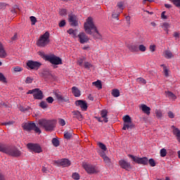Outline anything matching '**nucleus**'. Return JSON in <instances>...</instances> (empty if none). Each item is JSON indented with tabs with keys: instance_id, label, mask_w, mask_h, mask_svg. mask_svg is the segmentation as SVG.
Segmentation results:
<instances>
[{
	"instance_id": "obj_44",
	"label": "nucleus",
	"mask_w": 180,
	"mask_h": 180,
	"mask_svg": "<svg viewBox=\"0 0 180 180\" xmlns=\"http://www.w3.org/2000/svg\"><path fill=\"white\" fill-rule=\"evenodd\" d=\"M13 70L15 72H20L23 71V68H22L19 66L13 68Z\"/></svg>"
},
{
	"instance_id": "obj_13",
	"label": "nucleus",
	"mask_w": 180,
	"mask_h": 180,
	"mask_svg": "<svg viewBox=\"0 0 180 180\" xmlns=\"http://www.w3.org/2000/svg\"><path fill=\"white\" fill-rule=\"evenodd\" d=\"M119 164L121 168L125 169V171H130V169H131V165L130 164V162L124 160H120Z\"/></svg>"
},
{
	"instance_id": "obj_20",
	"label": "nucleus",
	"mask_w": 180,
	"mask_h": 180,
	"mask_svg": "<svg viewBox=\"0 0 180 180\" xmlns=\"http://www.w3.org/2000/svg\"><path fill=\"white\" fill-rule=\"evenodd\" d=\"M163 57L167 58V60H171V58H174V53L169 49L165 50L162 53Z\"/></svg>"
},
{
	"instance_id": "obj_34",
	"label": "nucleus",
	"mask_w": 180,
	"mask_h": 180,
	"mask_svg": "<svg viewBox=\"0 0 180 180\" xmlns=\"http://www.w3.org/2000/svg\"><path fill=\"white\" fill-rule=\"evenodd\" d=\"M64 137H65V139H66V140H70V139H71V137H72V132L65 131Z\"/></svg>"
},
{
	"instance_id": "obj_60",
	"label": "nucleus",
	"mask_w": 180,
	"mask_h": 180,
	"mask_svg": "<svg viewBox=\"0 0 180 180\" xmlns=\"http://www.w3.org/2000/svg\"><path fill=\"white\" fill-rule=\"evenodd\" d=\"M163 71H164V74L165 75V77H168V69H167V67L165 66L164 69H163Z\"/></svg>"
},
{
	"instance_id": "obj_36",
	"label": "nucleus",
	"mask_w": 180,
	"mask_h": 180,
	"mask_svg": "<svg viewBox=\"0 0 180 180\" xmlns=\"http://www.w3.org/2000/svg\"><path fill=\"white\" fill-rule=\"evenodd\" d=\"M52 144L54 147H58L60 146V141H58L56 138H53L52 139Z\"/></svg>"
},
{
	"instance_id": "obj_17",
	"label": "nucleus",
	"mask_w": 180,
	"mask_h": 180,
	"mask_svg": "<svg viewBox=\"0 0 180 180\" xmlns=\"http://www.w3.org/2000/svg\"><path fill=\"white\" fill-rule=\"evenodd\" d=\"M54 95L58 102H68V101H70L68 96H63L60 92H55Z\"/></svg>"
},
{
	"instance_id": "obj_6",
	"label": "nucleus",
	"mask_w": 180,
	"mask_h": 180,
	"mask_svg": "<svg viewBox=\"0 0 180 180\" xmlns=\"http://www.w3.org/2000/svg\"><path fill=\"white\" fill-rule=\"evenodd\" d=\"M22 127L24 130H26V131H32V130H34L35 133H39V134L41 133V130H40L39 127L36 126L34 122L24 123Z\"/></svg>"
},
{
	"instance_id": "obj_10",
	"label": "nucleus",
	"mask_w": 180,
	"mask_h": 180,
	"mask_svg": "<svg viewBox=\"0 0 180 180\" xmlns=\"http://www.w3.org/2000/svg\"><path fill=\"white\" fill-rule=\"evenodd\" d=\"M27 148H28L31 153H37V154H40V153L43 152L41 146H40L38 143H29L27 144Z\"/></svg>"
},
{
	"instance_id": "obj_31",
	"label": "nucleus",
	"mask_w": 180,
	"mask_h": 180,
	"mask_svg": "<svg viewBox=\"0 0 180 180\" xmlns=\"http://www.w3.org/2000/svg\"><path fill=\"white\" fill-rule=\"evenodd\" d=\"M92 84L95 85V86H96V88H98V89H102V82H101V80L94 82Z\"/></svg>"
},
{
	"instance_id": "obj_41",
	"label": "nucleus",
	"mask_w": 180,
	"mask_h": 180,
	"mask_svg": "<svg viewBox=\"0 0 180 180\" xmlns=\"http://www.w3.org/2000/svg\"><path fill=\"white\" fill-rule=\"evenodd\" d=\"M160 157H167V149L162 148L160 151Z\"/></svg>"
},
{
	"instance_id": "obj_59",
	"label": "nucleus",
	"mask_w": 180,
	"mask_h": 180,
	"mask_svg": "<svg viewBox=\"0 0 180 180\" xmlns=\"http://www.w3.org/2000/svg\"><path fill=\"white\" fill-rule=\"evenodd\" d=\"M150 50L152 53H154V51H155V45H150Z\"/></svg>"
},
{
	"instance_id": "obj_9",
	"label": "nucleus",
	"mask_w": 180,
	"mask_h": 180,
	"mask_svg": "<svg viewBox=\"0 0 180 180\" xmlns=\"http://www.w3.org/2000/svg\"><path fill=\"white\" fill-rule=\"evenodd\" d=\"M128 157H129V158H131V160L136 164H141L142 165H148V158L146 157L139 158L133 155H128Z\"/></svg>"
},
{
	"instance_id": "obj_45",
	"label": "nucleus",
	"mask_w": 180,
	"mask_h": 180,
	"mask_svg": "<svg viewBox=\"0 0 180 180\" xmlns=\"http://www.w3.org/2000/svg\"><path fill=\"white\" fill-rule=\"evenodd\" d=\"M137 82H139V84H147V81H146V79H144L142 77H139L136 79Z\"/></svg>"
},
{
	"instance_id": "obj_42",
	"label": "nucleus",
	"mask_w": 180,
	"mask_h": 180,
	"mask_svg": "<svg viewBox=\"0 0 180 180\" xmlns=\"http://www.w3.org/2000/svg\"><path fill=\"white\" fill-rule=\"evenodd\" d=\"M155 115L156 117H158V119H161L162 117V112H161V110H155Z\"/></svg>"
},
{
	"instance_id": "obj_47",
	"label": "nucleus",
	"mask_w": 180,
	"mask_h": 180,
	"mask_svg": "<svg viewBox=\"0 0 180 180\" xmlns=\"http://www.w3.org/2000/svg\"><path fill=\"white\" fill-rule=\"evenodd\" d=\"M148 162L150 167H155V160H154V159L150 158L149 160H148Z\"/></svg>"
},
{
	"instance_id": "obj_52",
	"label": "nucleus",
	"mask_w": 180,
	"mask_h": 180,
	"mask_svg": "<svg viewBox=\"0 0 180 180\" xmlns=\"http://www.w3.org/2000/svg\"><path fill=\"white\" fill-rule=\"evenodd\" d=\"M33 82V78L27 77L25 79V84H32Z\"/></svg>"
},
{
	"instance_id": "obj_1",
	"label": "nucleus",
	"mask_w": 180,
	"mask_h": 180,
	"mask_svg": "<svg viewBox=\"0 0 180 180\" xmlns=\"http://www.w3.org/2000/svg\"><path fill=\"white\" fill-rule=\"evenodd\" d=\"M0 151L1 153H5V154H7V155H10L11 157H15V158L22 155V151H20L19 148L15 146H8V145L1 143H0Z\"/></svg>"
},
{
	"instance_id": "obj_28",
	"label": "nucleus",
	"mask_w": 180,
	"mask_h": 180,
	"mask_svg": "<svg viewBox=\"0 0 180 180\" xmlns=\"http://www.w3.org/2000/svg\"><path fill=\"white\" fill-rule=\"evenodd\" d=\"M68 33L72 36V37H74V39L78 37L77 34V30H73L72 28H70L68 30Z\"/></svg>"
},
{
	"instance_id": "obj_29",
	"label": "nucleus",
	"mask_w": 180,
	"mask_h": 180,
	"mask_svg": "<svg viewBox=\"0 0 180 180\" xmlns=\"http://www.w3.org/2000/svg\"><path fill=\"white\" fill-rule=\"evenodd\" d=\"M165 94L169 99H172V101H175V99H176V96L174 94V93H172V91H165Z\"/></svg>"
},
{
	"instance_id": "obj_38",
	"label": "nucleus",
	"mask_w": 180,
	"mask_h": 180,
	"mask_svg": "<svg viewBox=\"0 0 180 180\" xmlns=\"http://www.w3.org/2000/svg\"><path fill=\"white\" fill-rule=\"evenodd\" d=\"M120 15V12L116 13V12L113 11L112 13V18H113V19H116L117 20H119Z\"/></svg>"
},
{
	"instance_id": "obj_5",
	"label": "nucleus",
	"mask_w": 180,
	"mask_h": 180,
	"mask_svg": "<svg viewBox=\"0 0 180 180\" xmlns=\"http://www.w3.org/2000/svg\"><path fill=\"white\" fill-rule=\"evenodd\" d=\"M122 120L124 122L122 130H131V129H134V124L131 121L130 115H124L122 117Z\"/></svg>"
},
{
	"instance_id": "obj_35",
	"label": "nucleus",
	"mask_w": 180,
	"mask_h": 180,
	"mask_svg": "<svg viewBox=\"0 0 180 180\" xmlns=\"http://www.w3.org/2000/svg\"><path fill=\"white\" fill-rule=\"evenodd\" d=\"M117 7L121 11L120 12H122L123 9H124V3H123L122 1L118 2L117 4Z\"/></svg>"
},
{
	"instance_id": "obj_7",
	"label": "nucleus",
	"mask_w": 180,
	"mask_h": 180,
	"mask_svg": "<svg viewBox=\"0 0 180 180\" xmlns=\"http://www.w3.org/2000/svg\"><path fill=\"white\" fill-rule=\"evenodd\" d=\"M32 94L34 96V99H37L38 101H41L44 96L43 95V91L40 90V89H34L32 90H30L27 92V95Z\"/></svg>"
},
{
	"instance_id": "obj_15",
	"label": "nucleus",
	"mask_w": 180,
	"mask_h": 180,
	"mask_svg": "<svg viewBox=\"0 0 180 180\" xmlns=\"http://www.w3.org/2000/svg\"><path fill=\"white\" fill-rule=\"evenodd\" d=\"M77 37L79 38V41L81 43V44H84V43H88L89 41V38L85 32H80L78 35Z\"/></svg>"
},
{
	"instance_id": "obj_39",
	"label": "nucleus",
	"mask_w": 180,
	"mask_h": 180,
	"mask_svg": "<svg viewBox=\"0 0 180 180\" xmlns=\"http://www.w3.org/2000/svg\"><path fill=\"white\" fill-rule=\"evenodd\" d=\"M138 50L139 51H141L142 53H144V51L147 50V48L146 47V46L141 44L138 46Z\"/></svg>"
},
{
	"instance_id": "obj_33",
	"label": "nucleus",
	"mask_w": 180,
	"mask_h": 180,
	"mask_svg": "<svg viewBox=\"0 0 180 180\" xmlns=\"http://www.w3.org/2000/svg\"><path fill=\"white\" fill-rule=\"evenodd\" d=\"M162 29H164V30H165V32H167V33L168 34V29H169V27H170L169 23H168V22H164V23L162 25Z\"/></svg>"
},
{
	"instance_id": "obj_22",
	"label": "nucleus",
	"mask_w": 180,
	"mask_h": 180,
	"mask_svg": "<svg viewBox=\"0 0 180 180\" xmlns=\"http://www.w3.org/2000/svg\"><path fill=\"white\" fill-rule=\"evenodd\" d=\"M127 48L129 49V51H131V53H137V51H139V46L136 44L128 45Z\"/></svg>"
},
{
	"instance_id": "obj_8",
	"label": "nucleus",
	"mask_w": 180,
	"mask_h": 180,
	"mask_svg": "<svg viewBox=\"0 0 180 180\" xmlns=\"http://www.w3.org/2000/svg\"><path fill=\"white\" fill-rule=\"evenodd\" d=\"M45 60H46V61H49V63L53 65H60L63 64L61 58L54 55L46 56Z\"/></svg>"
},
{
	"instance_id": "obj_16",
	"label": "nucleus",
	"mask_w": 180,
	"mask_h": 180,
	"mask_svg": "<svg viewBox=\"0 0 180 180\" xmlns=\"http://www.w3.org/2000/svg\"><path fill=\"white\" fill-rule=\"evenodd\" d=\"M83 167L88 174H95L96 172V169L91 165L85 163L83 165Z\"/></svg>"
},
{
	"instance_id": "obj_46",
	"label": "nucleus",
	"mask_w": 180,
	"mask_h": 180,
	"mask_svg": "<svg viewBox=\"0 0 180 180\" xmlns=\"http://www.w3.org/2000/svg\"><path fill=\"white\" fill-rule=\"evenodd\" d=\"M30 19L31 20L32 25H36V22H37V19L34 16L30 17Z\"/></svg>"
},
{
	"instance_id": "obj_54",
	"label": "nucleus",
	"mask_w": 180,
	"mask_h": 180,
	"mask_svg": "<svg viewBox=\"0 0 180 180\" xmlns=\"http://www.w3.org/2000/svg\"><path fill=\"white\" fill-rule=\"evenodd\" d=\"M46 101L48 102V103H53V102H54V98H53L51 96H49L46 98Z\"/></svg>"
},
{
	"instance_id": "obj_12",
	"label": "nucleus",
	"mask_w": 180,
	"mask_h": 180,
	"mask_svg": "<svg viewBox=\"0 0 180 180\" xmlns=\"http://www.w3.org/2000/svg\"><path fill=\"white\" fill-rule=\"evenodd\" d=\"M55 164H56L58 166L60 167H70L71 165V162L68 159H61L59 160H56Z\"/></svg>"
},
{
	"instance_id": "obj_11",
	"label": "nucleus",
	"mask_w": 180,
	"mask_h": 180,
	"mask_svg": "<svg viewBox=\"0 0 180 180\" xmlns=\"http://www.w3.org/2000/svg\"><path fill=\"white\" fill-rule=\"evenodd\" d=\"M27 67L28 70H37L38 69L40 68V67H41V63L37 61L28 60L27 62Z\"/></svg>"
},
{
	"instance_id": "obj_23",
	"label": "nucleus",
	"mask_w": 180,
	"mask_h": 180,
	"mask_svg": "<svg viewBox=\"0 0 180 180\" xmlns=\"http://www.w3.org/2000/svg\"><path fill=\"white\" fill-rule=\"evenodd\" d=\"M91 36H93L94 39H98V40H102V35L98 31V28L94 30V32H92Z\"/></svg>"
},
{
	"instance_id": "obj_49",
	"label": "nucleus",
	"mask_w": 180,
	"mask_h": 180,
	"mask_svg": "<svg viewBox=\"0 0 180 180\" xmlns=\"http://www.w3.org/2000/svg\"><path fill=\"white\" fill-rule=\"evenodd\" d=\"M58 122L60 126H65V120H64V119L59 118L58 120Z\"/></svg>"
},
{
	"instance_id": "obj_43",
	"label": "nucleus",
	"mask_w": 180,
	"mask_h": 180,
	"mask_svg": "<svg viewBox=\"0 0 180 180\" xmlns=\"http://www.w3.org/2000/svg\"><path fill=\"white\" fill-rule=\"evenodd\" d=\"M92 67H94V65H92L91 63L89 62L84 63V68H86V70H90V68H92Z\"/></svg>"
},
{
	"instance_id": "obj_30",
	"label": "nucleus",
	"mask_w": 180,
	"mask_h": 180,
	"mask_svg": "<svg viewBox=\"0 0 180 180\" xmlns=\"http://www.w3.org/2000/svg\"><path fill=\"white\" fill-rule=\"evenodd\" d=\"M111 94L114 98H119V96H120V91H119L118 89H112Z\"/></svg>"
},
{
	"instance_id": "obj_56",
	"label": "nucleus",
	"mask_w": 180,
	"mask_h": 180,
	"mask_svg": "<svg viewBox=\"0 0 180 180\" xmlns=\"http://www.w3.org/2000/svg\"><path fill=\"white\" fill-rule=\"evenodd\" d=\"M65 26V20H63L59 22V27H64Z\"/></svg>"
},
{
	"instance_id": "obj_64",
	"label": "nucleus",
	"mask_w": 180,
	"mask_h": 180,
	"mask_svg": "<svg viewBox=\"0 0 180 180\" xmlns=\"http://www.w3.org/2000/svg\"><path fill=\"white\" fill-rule=\"evenodd\" d=\"M174 37L176 39H179V33H178V32H174Z\"/></svg>"
},
{
	"instance_id": "obj_18",
	"label": "nucleus",
	"mask_w": 180,
	"mask_h": 180,
	"mask_svg": "<svg viewBox=\"0 0 180 180\" xmlns=\"http://www.w3.org/2000/svg\"><path fill=\"white\" fill-rule=\"evenodd\" d=\"M171 129L172 130V133L174 136L176 138V140L179 143H180V130L179 129L176 128L175 126L172 125L171 127Z\"/></svg>"
},
{
	"instance_id": "obj_21",
	"label": "nucleus",
	"mask_w": 180,
	"mask_h": 180,
	"mask_svg": "<svg viewBox=\"0 0 180 180\" xmlns=\"http://www.w3.org/2000/svg\"><path fill=\"white\" fill-rule=\"evenodd\" d=\"M101 118L103 119L104 123H108V122H109L108 118V110H101Z\"/></svg>"
},
{
	"instance_id": "obj_48",
	"label": "nucleus",
	"mask_w": 180,
	"mask_h": 180,
	"mask_svg": "<svg viewBox=\"0 0 180 180\" xmlns=\"http://www.w3.org/2000/svg\"><path fill=\"white\" fill-rule=\"evenodd\" d=\"M0 82H6V77L4 75V74L0 72Z\"/></svg>"
},
{
	"instance_id": "obj_51",
	"label": "nucleus",
	"mask_w": 180,
	"mask_h": 180,
	"mask_svg": "<svg viewBox=\"0 0 180 180\" xmlns=\"http://www.w3.org/2000/svg\"><path fill=\"white\" fill-rule=\"evenodd\" d=\"M72 178L75 180H79V174L78 173H73Z\"/></svg>"
},
{
	"instance_id": "obj_50",
	"label": "nucleus",
	"mask_w": 180,
	"mask_h": 180,
	"mask_svg": "<svg viewBox=\"0 0 180 180\" xmlns=\"http://www.w3.org/2000/svg\"><path fill=\"white\" fill-rule=\"evenodd\" d=\"M59 15H60V16H65L67 15V10L66 9L60 10Z\"/></svg>"
},
{
	"instance_id": "obj_14",
	"label": "nucleus",
	"mask_w": 180,
	"mask_h": 180,
	"mask_svg": "<svg viewBox=\"0 0 180 180\" xmlns=\"http://www.w3.org/2000/svg\"><path fill=\"white\" fill-rule=\"evenodd\" d=\"M76 106H79L82 110L86 111L88 110V103L84 100H78L75 101Z\"/></svg>"
},
{
	"instance_id": "obj_55",
	"label": "nucleus",
	"mask_w": 180,
	"mask_h": 180,
	"mask_svg": "<svg viewBox=\"0 0 180 180\" xmlns=\"http://www.w3.org/2000/svg\"><path fill=\"white\" fill-rule=\"evenodd\" d=\"M85 58H80L77 60V64L80 65V67H82V64H84V60Z\"/></svg>"
},
{
	"instance_id": "obj_61",
	"label": "nucleus",
	"mask_w": 180,
	"mask_h": 180,
	"mask_svg": "<svg viewBox=\"0 0 180 180\" xmlns=\"http://www.w3.org/2000/svg\"><path fill=\"white\" fill-rule=\"evenodd\" d=\"M18 40V34H15L13 37H11V41H15Z\"/></svg>"
},
{
	"instance_id": "obj_4",
	"label": "nucleus",
	"mask_w": 180,
	"mask_h": 180,
	"mask_svg": "<svg viewBox=\"0 0 180 180\" xmlns=\"http://www.w3.org/2000/svg\"><path fill=\"white\" fill-rule=\"evenodd\" d=\"M50 43V33L46 32L42 34L37 42L38 47H46Z\"/></svg>"
},
{
	"instance_id": "obj_58",
	"label": "nucleus",
	"mask_w": 180,
	"mask_h": 180,
	"mask_svg": "<svg viewBox=\"0 0 180 180\" xmlns=\"http://www.w3.org/2000/svg\"><path fill=\"white\" fill-rule=\"evenodd\" d=\"M29 109H30V108L28 107V108H24V107H20V110L21 111V112H26V110H29Z\"/></svg>"
},
{
	"instance_id": "obj_2",
	"label": "nucleus",
	"mask_w": 180,
	"mask_h": 180,
	"mask_svg": "<svg viewBox=\"0 0 180 180\" xmlns=\"http://www.w3.org/2000/svg\"><path fill=\"white\" fill-rule=\"evenodd\" d=\"M39 124L41 127H43L46 131H53L54 127H56V122L54 120L42 119L39 120Z\"/></svg>"
},
{
	"instance_id": "obj_53",
	"label": "nucleus",
	"mask_w": 180,
	"mask_h": 180,
	"mask_svg": "<svg viewBox=\"0 0 180 180\" xmlns=\"http://www.w3.org/2000/svg\"><path fill=\"white\" fill-rule=\"evenodd\" d=\"M2 126H12L13 124V121H8L7 122H3Z\"/></svg>"
},
{
	"instance_id": "obj_19",
	"label": "nucleus",
	"mask_w": 180,
	"mask_h": 180,
	"mask_svg": "<svg viewBox=\"0 0 180 180\" xmlns=\"http://www.w3.org/2000/svg\"><path fill=\"white\" fill-rule=\"evenodd\" d=\"M69 22L71 26H78V21H77V16L75 15H69Z\"/></svg>"
},
{
	"instance_id": "obj_27",
	"label": "nucleus",
	"mask_w": 180,
	"mask_h": 180,
	"mask_svg": "<svg viewBox=\"0 0 180 180\" xmlns=\"http://www.w3.org/2000/svg\"><path fill=\"white\" fill-rule=\"evenodd\" d=\"M72 113L74 116L73 117H76V119H77L79 121L82 120V115L79 111L78 110L73 111Z\"/></svg>"
},
{
	"instance_id": "obj_3",
	"label": "nucleus",
	"mask_w": 180,
	"mask_h": 180,
	"mask_svg": "<svg viewBox=\"0 0 180 180\" xmlns=\"http://www.w3.org/2000/svg\"><path fill=\"white\" fill-rule=\"evenodd\" d=\"M96 25L92 17H89L84 22V30L88 34H92V30H96Z\"/></svg>"
},
{
	"instance_id": "obj_24",
	"label": "nucleus",
	"mask_w": 180,
	"mask_h": 180,
	"mask_svg": "<svg viewBox=\"0 0 180 180\" xmlns=\"http://www.w3.org/2000/svg\"><path fill=\"white\" fill-rule=\"evenodd\" d=\"M72 92L76 98L81 96V91H79V89H78L77 86H73L72 88Z\"/></svg>"
},
{
	"instance_id": "obj_25",
	"label": "nucleus",
	"mask_w": 180,
	"mask_h": 180,
	"mask_svg": "<svg viewBox=\"0 0 180 180\" xmlns=\"http://www.w3.org/2000/svg\"><path fill=\"white\" fill-rule=\"evenodd\" d=\"M142 112L146 113V115H150V110H151V108L150 107L147 106L146 105L143 104L141 106Z\"/></svg>"
},
{
	"instance_id": "obj_32",
	"label": "nucleus",
	"mask_w": 180,
	"mask_h": 180,
	"mask_svg": "<svg viewBox=\"0 0 180 180\" xmlns=\"http://www.w3.org/2000/svg\"><path fill=\"white\" fill-rule=\"evenodd\" d=\"M104 162L106 164V165H110V164H112V161L110 160V158H109V157L107 156H103V158Z\"/></svg>"
},
{
	"instance_id": "obj_57",
	"label": "nucleus",
	"mask_w": 180,
	"mask_h": 180,
	"mask_svg": "<svg viewBox=\"0 0 180 180\" xmlns=\"http://www.w3.org/2000/svg\"><path fill=\"white\" fill-rule=\"evenodd\" d=\"M168 117L170 118V119H174V117H175V115H174V112H172V111H169L168 112Z\"/></svg>"
},
{
	"instance_id": "obj_40",
	"label": "nucleus",
	"mask_w": 180,
	"mask_h": 180,
	"mask_svg": "<svg viewBox=\"0 0 180 180\" xmlns=\"http://www.w3.org/2000/svg\"><path fill=\"white\" fill-rule=\"evenodd\" d=\"M39 106H40V108H41V109H47V108H48V105L46 101H41L39 103Z\"/></svg>"
},
{
	"instance_id": "obj_62",
	"label": "nucleus",
	"mask_w": 180,
	"mask_h": 180,
	"mask_svg": "<svg viewBox=\"0 0 180 180\" xmlns=\"http://www.w3.org/2000/svg\"><path fill=\"white\" fill-rule=\"evenodd\" d=\"M162 19H167V15H165V11H163L161 14Z\"/></svg>"
},
{
	"instance_id": "obj_37",
	"label": "nucleus",
	"mask_w": 180,
	"mask_h": 180,
	"mask_svg": "<svg viewBox=\"0 0 180 180\" xmlns=\"http://www.w3.org/2000/svg\"><path fill=\"white\" fill-rule=\"evenodd\" d=\"M98 147H99L101 150H103V151H106V150H108V148H106V146H105V144H103V143H101V142H99V143H98Z\"/></svg>"
},
{
	"instance_id": "obj_63",
	"label": "nucleus",
	"mask_w": 180,
	"mask_h": 180,
	"mask_svg": "<svg viewBox=\"0 0 180 180\" xmlns=\"http://www.w3.org/2000/svg\"><path fill=\"white\" fill-rule=\"evenodd\" d=\"M126 20H127V25H129V26H130V16H127Z\"/></svg>"
},
{
	"instance_id": "obj_26",
	"label": "nucleus",
	"mask_w": 180,
	"mask_h": 180,
	"mask_svg": "<svg viewBox=\"0 0 180 180\" xmlns=\"http://www.w3.org/2000/svg\"><path fill=\"white\" fill-rule=\"evenodd\" d=\"M5 57H6V52L4 49V46H2V44L0 42V58H5Z\"/></svg>"
}]
</instances>
